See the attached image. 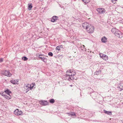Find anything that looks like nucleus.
Here are the masks:
<instances>
[{
	"label": "nucleus",
	"instance_id": "1",
	"mask_svg": "<svg viewBox=\"0 0 123 123\" xmlns=\"http://www.w3.org/2000/svg\"><path fill=\"white\" fill-rule=\"evenodd\" d=\"M87 23H85L83 24L82 26L84 28L86 27V29L88 33H92L93 32L94 29V27L92 25L90 24H88L86 26H84V25H87Z\"/></svg>",
	"mask_w": 123,
	"mask_h": 123
},
{
	"label": "nucleus",
	"instance_id": "2",
	"mask_svg": "<svg viewBox=\"0 0 123 123\" xmlns=\"http://www.w3.org/2000/svg\"><path fill=\"white\" fill-rule=\"evenodd\" d=\"M66 74H65V79L66 80H68L70 81L71 80H74V79H76L74 77H72L71 76L69 75V73L68 72V74H67V71L66 72Z\"/></svg>",
	"mask_w": 123,
	"mask_h": 123
},
{
	"label": "nucleus",
	"instance_id": "3",
	"mask_svg": "<svg viewBox=\"0 0 123 123\" xmlns=\"http://www.w3.org/2000/svg\"><path fill=\"white\" fill-rule=\"evenodd\" d=\"M68 72L69 73V75L71 76L72 77H74V76L75 75L76 73L75 71L73 69L68 70L67 71V73L68 74Z\"/></svg>",
	"mask_w": 123,
	"mask_h": 123
},
{
	"label": "nucleus",
	"instance_id": "4",
	"mask_svg": "<svg viewBox=\"0 0 123 123\" xmlns=\"http://www.w3.org/2000/svg\"><path fill=\"white\" fill-rule=\"evenodd\" d=\"M115 35L116 36L120 38L123 37V33L118 30H117V31Z\"/></svg>",
	"mask_w": 123,
	"mask_h": 123
},
{
	"label": "nucleus",
	"instance_id": "5",
	"mask_svg": "<svg viewBox=\"0 0 123 123\" xmlns=\"http://www.w3.org/2000/svg\"><path fill=\"white\" fill-rule=\"evenodd\" d=\"M2 74L7 77H10L12 76V74L9 71L5 70L2 72Z\"/></svg>",
	"mask_w": 123,
	"mask_h": 123
},
{
	"label": "nucleus",
	"instance_id": "6",
	"mask_svg": "<svg viewBox=\"0 0 123 123\" xmlns=\"http://www.w3.org/2000/svg\"><path fill=\"white\" fill-rule=\"evenodd\" d=\"M39 103L41 105L45 106L49 105V102L46 100H42L39 101Z\"/></svg>",
	"mask_w": 123,
	"mask_h": 123
},
{
	"label": "nucleus",
	"instance_id": "7",
	"mask_svg": "<svg viewBox=\"0 0 123 123\" xmlns=\"http://www.w3.org/2000/svg\"><path fill=\"white\" fill-rule=\"evenodd\" d=\"M97 10L100 14L104 13L105 12V9L102 8H98L97 9Z\"/></svg>",
	"mask_w": 123,
	"mask_h": 123
},
{
	"label": "nucleus",
	"instance_id": "8",
	"mask_svg": "<svg viewBox=\"0 0 123 123\" xmlns=\"http://www.w3.org/2000/svg\"><path fill=\"white\" fill-rule=\"evenodd\" d=\"M14 114L17 116L21 115L23 113L22 111H19L18 109H16L14 112Z\"/></svg>",
	"mask_w": 123,
	"mask_h": 123
},
{
	"label": "nucleus",
	"instance_id": "9",
	"mask_svg": "<svg viewBox=\"0 0 123 123\" xmlns=\"http://www.w3.org/2000/svg\"><path fill=\"white\" fill-rule=\"evenodd\" d=\"M117 88L120 91L123 90V83L119 84L117 86Z\"/></svg>",
	"mask_w": 123,
	"mask_h": 123
},
{
	"label": "nucleus",
	"instance_id": "10",
	"mask_svg": "<svg viewBox=\"0 0 123 123\" xmlns=\"http://www.w3.org/2000/svg\"><path fill=\"white\" fill-rule=\"evenodd\" d=\"M58 17L55 16H53L51 19V21L52 22H54L57 21L58 19Z\"/></svg>",
	"mask_w": 123,
	"mask_h": 123
},
{
	"label": "nucleus",
	"instance_id": "11",
	"mask_svg": "<svg viewBox=\"0 0 123 123\" xmlns=\"http://www.w3.org/2000/svg\"><path fill=\"white\" fill-rule=\"evenodd\" d=\"M101 41L103 43H106L107 41V38L105 36H104L101 38Z\"/></svg>",
	"mask_w": 123,
	"mask_h": 123
},
{
	"label": "nucleus",
	"instance_id": "12",
	"mask_svg": "<svg viewBox=\"0 0 123 123\" xmlns=\"http://www.w3.org/2000/svg\"><path fill=\"white\" fill-rule=\"evenodd\" d=\"M18 80H11V82L13 84H18Z\"/></svg>",
	"mask_w": 123,
	"mask_h": 123
},
{
	"label": "nucleus",
	"instance_id": "13",
	"mask_svg": "<svg viewBox=\"0 0 123 123\" xmlns=\"http://www.w3.org/2000/svg\"><path fill=\"white\" fill-rule=\"evenodd\" d=\"M63 45H59L57 46L55 48V49L56 51H61V48H63Z\"/></svg>",
	"mask_w": 123,
	"mask_h": 123
},
{
	"label": "nucleus",
	"instance_id": "14",
	"mask_svg": "<svg viewBox=\"0 0 123 123\" xmlns=\"http://www.w3.org/2000/svg\"><path fill=\"white\" fill-rule=\"evenodd\" d=\"M104 112L105 114L107 115H112V112L111 111H108L105 110H104Z\"/></svg>",
	"mask_w": 123,
	"mask_h": 123
},
{
	"label": "nucleus",
	"instance_id": "15",
	"mask_svg": "<svg viewBox=\"0 0 123 123\" xmlns=\"http://www.w3.org/2000/svg\"><path fill=\"white\" fill-rule=\"evenodd\" d=\"M4 98L6 99H9L11 98V96L10 94H6L4 96Z\"/></svg>",
	"mask_w": 123,
	"mask_h": 123
},
{
	"label": "nucleus",
	"instance_id": "16",
	"mask_svg": "<svg viewBox=\"0 0 123 123\" xmlns=\"http://www.w3.org/2000/svg\"><path fill=\"white\" fill-rule=\"evenodd\" d=\"M28 9L29 10H31L32 8V4H28Z\"/></svg>",
	"mask_w": 123,
	"mask_h": 123
},
{
	"label": "nucleus",
	"instance_id": "17",
	"mask_svg": "<svg viewBox=\"0 0 123 123\" xmlns=\"http://www.w3.org/2000/svg\"><path fill=\"white\" fill-rule=\"evenodd\" d=\"M102 56H103V57L102 58L104 60H106L108 59V57L106 55L104 54L102 55Z\"/></svg>",
	"mask_w": 123,
	"mask_h": 123
},
{
	"label": "nucleus",
	"instance_id": "18",
	"mask_svg": "<svg viewBox=\"0 0 123 123\" xmlns=\"http://www.w3.org/2000/svg\"><path fill=\"white\" fill-rule=\"evenodd\" d=\"M4 92L7 94H10V93H12V92L8 89L5 91Z\"/></svg>",
	"mask_w": 123,
	"mask_h": 123
},
{
	"label": "nucleus",
	"instance_id": "19",
	"mask_svg": "<svg viewBox=\"0 0 123 123\" xmlns=\"http://www.w3.org/2000/svg\"><path fill=\"white\" fill-rule=\"evenodd\" d=\"M118 30L114 28H112L111 30V31L114 34H115L116 33V31H117V30Z\"/></svg>",
	"mask_w": 123,
	"mask_h": 123
},
{
	"label": "nucleus",
	"instance_id": "20",
	"mask_svg": "<svg viewBox=\"0 0 123 123\" xmlns=\"http://www.w3.org/2000/svg\"><path fill=\"white\" fill-rule=\"evenodd\" d=\"M42 58L43 59V61L45 63L46 62H47V59L46 58L45 56H43V57H42Z\"/></svg>",
	"mask_w": 123,
	"mask_h": 123
},
{
	"label": "nucleus",
	"instance_id": "21",
	"mask_svg": "<svg viewBox=\"0 0 123 123\" xmlns=\"http://www.w3.org/2000/svg\"><path fill=\"white\" fill-rule=\"evenodd\" d=\"M101 71V70L99 69L98 71H97L95 72V74L96 75H99Z\"/></svg>",
	"mask_w": 123,
	"mask_h": 123
},
{
	"label": "nucleus",
	"instance_id": "22",
	"mask_svg": "<svg viewBox=\"0 0 123 123\" xmlns=\"http://www.w3.org/2000/svg\"><path fill=\"white\" fill-rule=\"evenodd\" d=\"M49 101L50 103L53 104L55 102V100H54V99L52 98L49 100Z\"/></svg>",
	"mask_w": 123,
	"mask_h": 123
},
{
	"label": "nucleus",
	"instance_id": "23",
	"mask_svg": "<svg viewBox=\"0 0 123 123\" xmlns=\"http://www.w3.org/2000/svg\"><path fill=\"white\" fill-rule=\"evenodd\" d=\"M67 114L71 115V116H76V114L74 112H71L70 113H67Z\"/></svg>",
	"mask_w": 123,
	"mask_h": 123
},
{
	"label": "nucleus",
	"instance_id": "24",
	"mask_svg": "<svg viewBox=\"0 0 123 123\" xmlns=\"http://www.w3.org/2000/svg\"><path fill=\"white\" fill-rule=\"evenodd\" d=\"M22 59L24 61H26L28 60V58L24 56L22 57Z\"/></svg>",
	"mask_w": 123,
	"mask_h": 123
},
{
	"label": "nucleus",
	"instance_id": "25",
	"mask_svg": "<svg viewBox=\"0 0 123 123\" xmlns=\"http://www.w3.org/2000/svg\"><path fill=\"white\" fill-rule=\"evenodd\" d=\"M82 1L85 3H87L90 1V0H82Z\"/></svg>",
	"mask_w": 123,
	"mask_h": 123
},
{
	"label": "nucleus",
	"instance_id": "26",
	"mask_svg": "<svg viewBox=\"0 0 123 123\" xmlns=\"http://www.w3.org/2000/svg\"><path fill=\"white\" fill-rule=\"evenodd\" d=\"M48 55L50 56H52L53 55V53L51 52H49L48 53Z\"/></svg>",
	"mask_w": 123,
	"mask_h": 123
},
{
	"label": "nucleus",
	"instance_id": "27",
	"mask_svg": "<svg viewBox=\"0 0 123 123\" xmlns=\"http://www.w3.org/2000/svg\"><path fill=\"white\" fill-rule=\"evenodd\" d=\"M4 92H0V94L1 95L3 96L4 97V96H5V94H4Z\"/></svg>",
	"mask_w": 123,
	"mask_h": 123
},
{
	"label": "nucleus",
	"instance_id": "28",
	"mask_svg": "<svg viewBox=\"0 0 123 123\" xmlns=\"http://www.w3.org/2000/svg\"><path fill=\"white\" fill-rule=\"evenodd\" d=\"M36 56L38 57V56H43L44 55L43 54H40L39 55L38 54H36Z\"/></svg>",
	"mask_w": 123,
	"mask_h": 123
},
{
	"label": "nucleus",
	"instance_id": "29",
	"mask_svg": "<svg viewBox=\"0 0 123 123\" xmlns=\"http://www.w3.org/2000/svg\"><path fill=\"white\" fill-rule=\"evenodd\" d=\"M38 57L42 61H43V59L42 57H41L40 56H38Z\"/></svg>",
	"mask_w": 123,
	"mask_h": 123
},
{
	"label": "nucleus",
	"instance_id": "30",
	"mask_svg": "<svg viewBox=\"0 0 123 123\" xmlns=\"http://www.w3.org/2000/svg\"><path fill=\"white\" fill-rule=\"evenodd\" d=\"M3 58H1L0 59V62H2L3 61Z\"/></svg>",
	"mask_w": 123,
	"mask_h": 123
},
{
	"label": "nucleus",
	"instance_id": "31",
	"mask_svg": "<svg viewBox=\"0 0 123 123\" xmlns=\"http://www.w3.org/2000/svg\"><path fill=\"white\" fill-rule=\"evenodd\" d=\"M33 87V86H31L30 85V87H29L30 89L31 90L32 89Z\"/></svg>",
	"mask_w": 123,
	"mask_h": 123
},
{
	"label": "nucleus",
	"instance_id": "32",
	"mask_svg": "<svg viewBox=\"0 0 123 123\" xmlns=\"http://www.w3.org/2000/svg\"><path fill=\"white\" fill-rule=\"evenodd\" d=\"M104 54H100V56L102 58L103 57V56H102V55H104Z\"/></svg>",
	"mask_w": 123,
	"mask_h": 123
},
{
	"label": "nucleus",
	"instance_id": "33",
	"mask_svg": "<svg viewBox=\"0 0 123 123\" xmlns=\"http://www.w3.org/2000/svg\"><path fill=\"white\" fill-rule=\"evenodd\" d=\"M115 1V0H112V3H115V1Z\"/></svg>",
	"mask_w": 123,
	"mask_h": 123
},
{
	"label": "nucleus",
	"instance_id": "34",
	"mask_svg": "<svg viewBox=\"0 0 123 123\" xmlns=\"http://www.w3.org/2000/svg\"><path fill=\"white\" fill-rule=\"evenodd\" d=\"M94 94V93H92V95H93Z\"/></svg>",
	"mask_w": 123,
	"mask_h": 123
},
{
	"label": "nucleus",
	"instance_id": "35",
	"mask_svg": "<svg viewBox=\"0 0 123 123\" xmlns=\"http://www.w3.org/2000/svg\"><path fill=\"white\" fill-rule=\"evenodd\" d=\"M88 89H91L92 90V89H91L90 88H89V87H88Z\"/></svg>",
	"mask_w": 123,
	"mask_h": 123
},
{
	"label": "nucleus",
	"instance_id": "36",
	"mask_svg": "<svg viewBox=\"0 0 123 123\" xmlns=\"http://www.w3.org/2000/svg\"><path fill=\"white\" fill-rule=\"evenodd\" d=\"M82 46H83L84 47L85 46L84 45H83Z\"/></svg>",
	"mask_w": 123,
	"mask_h": 123
},
{
	"label": "nucleus",
	"instance_id": "37",
	"mask_svg": "<svg viewBox=\"0 0 123 123\" xmlns=\"http://www.w3.org/2000/svg\"><path fill=\"white\" fill-rule=\"evenodd\" d=\"M122 123H123V121L122 122Z\"/></svg>",
	"mask_w": 123,
	"mask_h": 123
}]
</instances>
